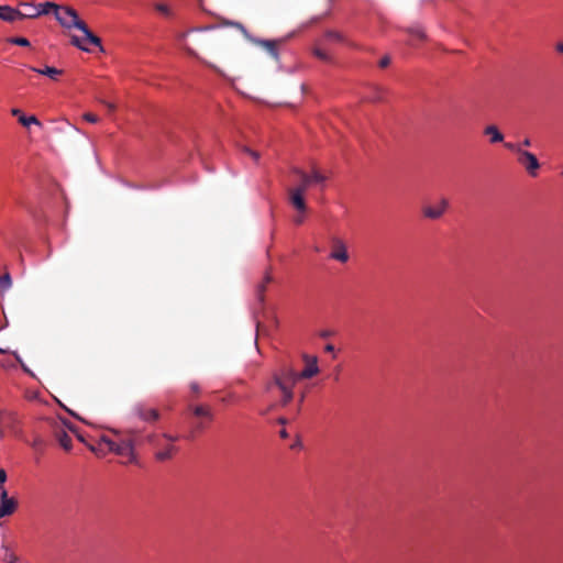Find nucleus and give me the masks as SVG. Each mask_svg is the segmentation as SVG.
Returning a JSON list of instances; mask_svg holds the SVG:
<instances>
[{"instance_id": "473e14b6", "label": "nucleus", "mask_w": 563, "mask_h": 563, "mask_svg": "<svg viewBox=\"0 0 563 563\" xmlns=\"http://www.w3.org/2000/svg\"><path fill=\"white\" fill-rule=\"evenodd\" d=\"M243 152H244L245 154H247V155H249V156H250V157H251L255 163H257V162H258V159H260V153H258V152L253 151V150H251V148H249V147H245V148L243 150Z\"/></svg>"}, {"instance_id": "ddd939ff", "label": "nucleus", "mask_w": 563, "mask_h": 563, "mask_svg": "<svg viewBox=\"0 0 563 563\" xmlns=\"http://www.w3.org/2000/svg\"><path fill=\"white\" fill-rule=\"evenodd\" d=\"M16 10L19 12V20L33 19L38 16L36 5L31 2H21Z\"/></svg>"}, {"instance_id": "aec40b11", "label": "nucleus", "mask_w": 563, "mask_h": 563, "mask_svg": "<svg viewBox=\"0 0 563 563\" xmlns=\"http://www.w3.org/2000/svg\"><path fill=\"white\" fill-rule=\"evenodd\" d=\"M272 280H273V277H272L271 273L266 272L263 282L257 285V287H256V296H257V299H258L260 302L264 301V298H265L264 294H265V290H266V286Z\"/></svg>"}, {"instance_id": "bf43d9fd", "label": "nucleus", "mask_w": 563, "mask_h": 563, "mask_svg": "<svg viewBox=\"0 0 563 563\" xmlns=\"http://www.w3.org/2000/svg\"><path fill=\"white\" fill-rule=\"evenodd\" d=\"M4 353H7V350H3L0 347V354H4Z\"/></svg>"}, {"instance_id": "412c9836", "label": "nucleus", "mask_w": 563, "mask_h": 563, "mask_svg": "<svg viewBox=\"0 0 563 563\" xmlns=\"http://www.w3.org/2000/svg\"><path fill=\"white\" fill-rule=\"evenodd\" d=\"M1 549L3 550V556L2 560L4 563H18L19 558L18 555L12 551L9 544L2 543Z\"/></svg>"}, {"instance_id": "9b49d317", "label": "nucleus", "mask_w": 563, "mask_h": 563, "mask_svg": "<svg viewBox=\"0 0 563 563\" xmlns=\"http://www.w3.org/2000/svg\"><path fill=\"white\" fill-rule=\"evenodd\" d=\"M11 114L15 117L21 125L30 128L31 125L42 126L41 121L35 115H26L21 109L12 108Z\"/></svg>"}, {"instance_id": "b1692460", "label": "nucleus", "mask_w": 563, "mask_h": 563, "mask_svg": "<svg viewBox=\"0 0 563 563\" xmlns=\"http://www.w3.org/2000/svg\"><path fill=\"white\" fill-rule=\"evenodd\" d=\"M12 287V278L9 272L0 274V294H4Z\"/></svg>"}, {"instance_id": "5fc2aeb1", "label": "nucleus", "mask_w": 563, "mask_h": 563, "mask_svg": "<svg viewBox=\"0 0 563 563\" xmlns=\"http://www.w3.org/2000/svg\"><path fill=\"white\" fill-rule=\"evenodd\" d=\"M154 440H155V434L147 435V441L148 442H154Z\"/></svg>"}, {"instance_id": "09e8293b", "label": "nucleus", "mask_w": 563, "mask_h": 563, "mask_svg": "<svg viewBox=\"0 0 563 563\" xmlns=\"http://www.w3.org/2000/svg\"><path fill=\"white\" fill-rule=\"evenodd\" d=\"M275 386L274 384V379L272 382H268L266 385H265V390L266 391H269L272 389V387Z\"/></svg>"}, {"instance_id": "a878e982", "label": "nucleus", "mask_w": 563, "mask_h": 563, "mask_svg": "<svg viewBox=\"0 0 563 563\" xmlns=\"http://www.w3.org/2000/svg\"><path fill=\"white\" fill-rule=\"evenodd\" d=\"M424 37V32L421 29L417 27L410 32V44L415 45L416 42L423 41Z\"/></svg>"}, {"instance_id": "de8ad7c7", "label": "nucleus", "mask_w": 563, "mask_h": 563, "mask_svg": "<svg viewBox=\"0 0 563 563\" xmlns=\"http://www.w3.org/2000/svg\"><path fill=\"white\" fill-rule=\"evenodd\" d=\"M324 351L328 352V353H333L334 352V346L332 344H327L324 346Z\"/></svg>"}, {"instance_id": "c9c22d12", "label": "nucleus", "mask_w": 563, "mask_h": 563, "mask_svg": "<svg viewBox=\"0 0 563 563\" xmlns=\"http://www.w3.org/2000/svg\"><path fill=\"white\" fill-rule=\"evenodd\" d=\"M5 481H7V473L3 468H0V490L2 488H4L3 484L5 483Z\"/></svg>"}, {"instance_id": "dca6fc26", "label": "nucleus", "mask_w": 563, "mask_h": 563, "mask_svg": "<svg viewBox=\"0 0 563 563\" xmlns=\"http://www.w3.org/2000/svg\"><path fill=\"white\" fill-rule=\"evenodd\" d=\"M190 409L196 417L205 418L208 421L213 420V412H212L211 408L207 405L191 406Z\"/></svg>"}, {"instance_id": "7ed1b4c3", "label": "nucleus", "mask_w": 563, "mask_h": 563, "mask_svg": "<svg viewBox=\"0 0 563 563\" xmlns=\"http://www.w3.org/2000/svg\"><path fill=\"white\" fill-rule=\"evenodd\" d=\"M274 384L279 390H294L296 384L302 379L291 366L283 365L273 374Z\"/></svg>"}, {"instance_id": "f704fd0d", "label": "nucleus", "mask_w": 563, "mask_h": 563, "mask_svg": "<svg viewBox=\"0 0 563 563\" xmlns=\"http://www.w3.org/2000/svg\"><path fill=\"white\" fill-rule=\"evenodd\" d=\"M43 445H44V441H43V439H41V438H35V439H34V441L32 442V446H33L34 449H36V450L42 449V448H43Z\"/></svg>"}, {"instance_id": "9d476101", "label": "nucleus", "mask_w": 563, "mask_h": 563, "mask_svg": "<svg viewBox=\"0 0 563 563\" xmlns=\"http://www.w3.org/2000/svg\"><path fill=\"white\" fill-rule=\"evenodd\" d=\"M518 162L521 165H523L527 172L532 176L537 174V170L540 167L539 161L536 157V155L528 151H523L521 155L518 156Z\"/></svg>"}, {"instance_id": "1a4fd4ad", "label": "nucleus", "mask_w": 563, "mask_h": 563, "mask_svg": "<svg viewBox=\"0 0 563 563\" xmlns=\"http://www.w3.org/2000/svg\"><path fill=\"white\" fill-rule=\"evenodd\" d=\"M133 413L143 421H156L159 418V412L154 408H148L144 404H136L133 407Z\"/></svg>"}, {"instance_id": "a19ab883", "label": "nucleus", "mask_w": 563, "mask_h": 563, "mask_svg": "<svg viewBox=\"0 0 563 563\" xmlns=\"http://www.w3.org/2000/svg\"><path fill=\"white\" fill-rule=\"evenodd\" d=\"M332 246H340V247H343V246H346V243L342 240H340L339 238H335L333 240V244Z\"/></svg>"}, {"instance_id": "423d86ee", "label": "nucleus", "mask_w": 563, "mask_h": 563, "mask_svg": "<svg viewBox=\"0 0 563 563\" xmlns=\"http://www.w3.org/2000/svg\"><path fill=\"white\" fill-rule=\"evenodd\" d=\"M290 177L292 185L288 189H299L301 195H306L307 190L313 187L307 172L294 168Z\"/></svg>"}, {"instance_id": "e433bc0d", "label": "nucleus", "mask_w": 563, "mask_h": 563, "mask_svg": "<svg viewBox=\"0 0 563 563\" xmlns=\"http://www.w3.org/2000/svg\"><path fill=\"white\" fill-rule=\"evenodd\" d=\"M101 443H104V444L108 446V449L110 450V443H117V441H113V440H111L110 438H108V437H106V435H102V437L100 438V444H101Z\"/></svg>"}, {"instance_id": "37998d69", "label": "nucleus", "mask_w": 563, "mask_h": 563, "mask_svg": "<svg viewBox=\"0 0 563 563\" xmlns=\"http://www.w3.org/2000/svg\"><path fill=\"white\" fill-rule=\"evenodd\" d=\"M190 389L196 393V394H199L200 389H199V385L197 383H191L190 384Z\"/></svg>"}, {"instance_id": "20e7f679", "label": "nucleus", "mask_w": 563, "mask_h": 563, "mask_svg": "<svg viewBox=\"0 0 563 563\" xmlns=\"http://www.w3.org/2000/svg\"><path fill=\"white\" fill-rule=\"evenodd\" d=\"M274 384L279 390H294L296 384L302 379L291 366L283 365L273 374Z\"/></svg>"}, {"instance_id": "49530a36", "label": "nucleus", "mask_w": 563, "mask_h": 563, "mask_svg": "<svg viewBox=\"0 0 563 563\" xmlns=\"http://www.w3.org/2000/svg\"><path fill=\"white\" fill-rule=\"evenodd\" d=\"M16 360L18 362L21 364L22 368L26 372V373H30L31 374V371L24 365V363L22 362V360L16 355Z\"/></svg>"}, {"instance_id": "c03bdc74", "label": "nucleus", "mask_w": 563, "mask_h": 563, "mask_svg": "<svg viewBox=\"0 0 563 563\" xmlns=\"http://www.w3.org/2000/svg\"><path fill=\"white\" fill-rule=\"evenodd\" d=\"M103 104L107 107V109L109 111H114L115 110V104L112 103V102H103Z\"/></svg>"}, {"instance_id": "4be33fe9", "label": "nucleus", "mask_w": 563, "mask_h": 563, "mask_svg": "<svg viewBox=\"0 0 563 563\" xmlns=\"http://www.w3.org/2000/svg\"><path fill=\"white\" fill-rule=\"evenodd\" d=\"M57 4L53 2H43L36 5V10L38 11V16L43 14L53 13L55 15Z\"/></svg>"}, {"instance_id": "2f4dec72", "label": "nucleus", "mask_w": 563, "mask_h": 563, "mask_svg": "<svg viewBox=\"0 0 563 563\" xmlns=\"http://www.w3.org/2000/svg\"><path fill=\"white\" fill-rule=\"evenodd\" d=\"M313 54L316 57H318L321 60L328 62L330 59L328 53L321 48H316L313 51Z\"/></svg>"}, {"instance_id": "4c0bfd02", "label": "nucleus", "mask_w": 563, "mask_h": 563, "mask_svg": "<svg viewBox=\"0 0 563 563\" xmlns=\"http://www.w3.org/2000/svg\"><path fill=\"white\" fill-rule=\"evenodd\" d=\"M390 63V58L388 56H384L380 60H379V66L382 68H385L389 65Z\"/></svg>"}, {"instance_id": "72a5a7b5", "label": "nucleus", "mask_w": 563, "mask_h": 563, "mask_svg": "<svg viewBox=\"0 0 563 563\" xmlns=\"http://www.w3.org/2000/svg\"><path fill=\"white\" fill-rule=\"evenodd\" d=\"M84 120L89 122V123H97L99 121V118L93 114V113H90V112H87L82 115Z\"/></svg>"}, {"instance_id": "bb28decb", "label": "nucleus", "mask_w": 563, "mask_h": 563, "mask_svg": "<svg viewBox=\"0 0 563 563\" xmlns=\"http://www.w3.org/2000/svg\"><path fill=\"white\" fill-rule=\"evenodd\" d=\"M262 45L271 53L275 58L278 57L277 43L275 41H262Z\"/></svg>"}, {"instance_id": "ea45409f", "label": "nucleus", "mask_w": 563, "mask_h": 563, "mask_svg": "<svg viewBox=\"0 0 563 563\" xmlns=\"http://www.w3.org/2000/svg\"><path fill=\"white\" fill-rule=\"evenodd\" d=\"M327 37L329 40H335V41H340L341 40L340 35L336 32H328L327 33Z\"/></svg>"}, {"instance_id": "393cba45", "label": "nucleus", "mask_w": 563, "mask_h": 563, "mask_svg": "<svg viewBox=\"0 0 563 563\" xmlns=\"http://www.w3.org/2000/svg\"><path fill=\"white\" fill-rule=\"evenodd\" d=\"M175 450H176L175 446L169 445L166 450L157 452L155 454V457L158 461L169 460L173 456V453H174Z\"/></svg>"}, {"instance_id": "f8f14e48", "label": "nucleus", "mask_w": 563, "mask_h": 563, "mask_svg": "<svg viewBox=\"0 0 563 563\" xmlns=\"http://www.w3.org/2000/svg\"><path fill=\"white\" fill-rule=\"evenodd\" d=\"M32 71L48 77L53 81H57L59 77L63 75V70L53 66H43V67H29Z\"/></svg>"}, {"instance_id": "79ce46f5", "label": "nucleus", "mask_w": 563, "mask_h": 563, "mask_svg": "<svg viewBox=\"0 0 563 563\" xmlns=\"http://www.w3.org/2000/svg\"><path fill=\"white\" fill-rule=\"evenodd\" d=\"M332 334H333V332H332L331 330H323V331H321V332H320V336H321L322 339H328V338H330Z\"/></svg>"}, {"instance_id": "13d9d810", "label": "nucleus", "mask_w": 563, "mask_h": 563, "mask_svg": "<svg viewBox=\"0 0 563 563\" xmlns=\"http://www.w3.org/2000/svg\"><path fill=\"white\" fill-rule=\"evenodd\" d=\"M90 450H91L92 452H98V449H97V448H95V446H90Z\"/></svg>"}, {"instance_id": "3c124183", "label": "nucleus", "mask_w": 563, "mask_h": 563, "mask_svg": "<svg viewBox=\"0 0 563 563\" xmlns=\"http://www.w3.org/2000/svg\"><path fill=\"white\" fill-rule=\"evenodd\" d=\"M556 51L561 54H563V42L558 43Z\"/></svg>"}, {"instance_id": "7c9ffc66", "label": "nucleus", "mask_w": 563, "mask_h": 563, "mask_svg": "<svg viewBox=\"0 0 563 563\" xmlns=\"http://www.w3.org/2000/svg\"><path fill=\"white\" fill-rule=\"evenodd\" d=\"M155 9L157 12H159L161 14H163L165 16H169L172 14V10L166 3H157L155 5Z\"/></svg>"}, {"instance_id": "2eb2a0df", "label": "nucleus", "mask_w": 563, "mask_h": 563, "mask_svg": "<svg viewBox=\"0 0 563 563\" xmlns=\"http://www.w3.org/2000/svg\"><path fill=\"white\" fill-rule=\"evenodd\" d=\"M55 438L64 450L69 451L71 449L73 440L63 428L55 430Z\"/></svg>"}, {"instance_id": "f257e3e1", "label": "nucleus", "mask_w": 563, "mask_h": 563, "mask_svg": "<svg viewBox=\"0 0 563 563\" xmlns=\"http://www.w3.org/2000/svg\"><path fill=\"white\" fill-rule=\"evenodd\" d=\"M54 16L64 29L76 30L80 33L70 34V42L74 46L84 52H91V46L99 47L102 51L101 40L88 29L76 10L67 5H58Z\"/></svg>"}, {"instance_id": "39448f33", "label": "nucleus", "mask_w": 563, "mask_h": 563, "mask_svg": "<svg viewBox=\"0 0 563 563\" xmlns=\"http://www.w3.org/2000/svg\"><path fill=\"white\" fill-rule=\"evenodd\" d=\"M136 431L130 430L125 438L120 439L117 443H110V451L117 455L128 459V463L136 462L134 453Z\"/></svg>"}, {"instance_id": "a18cd8bd", "label": "nucleus", "mask_w": 563, "mask_h": 563, "mask_svg": "<svg viewBox=\"0 0 563 563\" xmlns=\"http://www.w3.org/2000/svg\"><path fill=\"white\" fill-rule=\"evenodd\" d=\"M163 437L169 441H177L178 437L170 435L168 433H164Z\"/></svg>"}, {"instance_id": "0eeeda50", "label": "nucleus", "mask_w": 563, "mask_h": 563, "mask_svg": "<svg viewBox=\"0 0 563 563\" xmlns=\"http://www.w3.org/2000/svg\"><path fill=\"white\" fill-rule=\"evenodd\" d=\"M448 208L449 200L445 198H441L434 203L423 206L422 214L427 219L438 220L446 212Z\"/></svg>"}, {"instance_id": "c85d7f7f", "label": "nucleus", "mask_w": 563, "mask_h": 563, "mask_svg": "<svg viewBox=\"0 0 563 563\" xmlns=\"http://www.w3.org/2000/svg\"><path fill=\"white\" fill-rule=\"evenodd\" d=\"M505 147L508 148L509 151L518 154V156L521 155V153L525 151V150H522L521 144H519V143L506 142Z\"/></svg>"}, {"instance_id": "a211bd4d", "label": "nucleus", "mask_w": 563, "mask_h": 563, "mask_svg": "<svg viewBox=\"0 0 563 563\" xmlns=\"http://www.w3.org/2000/svg\"><path fill=\"white\" fill-rule=\"evenodd\" d=\"M484 134L489 136L490 143H499L504 141L503 133L497 129L496 125H488L484 129Z\"/></svg>"}, {"instance_id": "f03ea898", "label": "nucleus", "mask_w": 563, "mask_h": 563, "mask_svg": "<svg viewBox=\"0 0 563 563\" xmlns=\"http://www.w3.org/2000/svg\"><path fill=\"white\" fill-rule=\"evenodd\" d=\"M288 203L295 211L292 222L297 225L302 224L309 214V207L306 201V195H301L299 189H288Z\"/></svg>"}, {"instance_id": "603ef678", "label": "nucleus", "mask_w": 563, "mask_h": 563, "mask_svg": "<svg viewBox=\"0 0 563 563\" xmlns=\"http://www.w3.org/2000/svg\"><path fill=\"white\" fill-rule=\"evenodd\" d=\"M188 34V32L179 34L178 40L181 42L185 41Z\"/></svg>"}, {"instance_id": "4d7b16f0", "label": "nucleus", "mask_w": 563, "mask_h": 563, "mask_svg": "<svg viewBox=\"0 0 563 563\" xmlns=\"http://www.w3.org/2000/svg\"><path fill=\"white\" fill-rule=\"evenodd\" d=\"M278 422H279L280 424H285V423L287 422V420H286L285 418H279V419H278Z\"/></svg>"}, {"instance_id": "5701e85b", "label": "nucleus", "mask_w": 563, "mask_h": 563, "mask_svg": "<svg viewBox=\"0 0 563 563\" xmlns=\"http://www.w3.org/2000/svg\"><path fill=\"white\" fill-rule=\"evenodd\" d=\"M329 257L341 263H345L350 255L346 249H333V251L329 254Z\"/></svg>"}, {"instance_id": "864d4df0", "label": "nucleus", "mask_w": 563, "mask_h": 563, "mask_svg": "<svg viewBox=\"0 0 563 563\" xmlns=\"http://www.w3.org/2000/svg\"><path fill=\"white\" fill-rule=\"evenodd\" d=\"M279 435L284 439L288 438V433L285 429H283L280 432H279Z\"/></svg>"}, {"instance_id": "58836bf2", "label": "nucleus", "mask_w": 563, "mask_h": 563, "mask_svg": "<svg viewBox=\"0 0 563 563\" xmlns=\"http://www.w3.org/2000/svg\"><path fill=\"white\" fill-rule=\"evenodd\" d=\"M0 499H1V500H12L13 498H10V497L8 496V492H7V489H5V488H2V489L0 490Z\"/></svg>"}, {"instance_id": "8fccbe9b", "label": "nucleus", "mask_w": 563, "mask_h": 563, "mask_svg": "<svg viewBox=\"0 0 563 563\" xmlns=\"http://www.w3.org/2000/svg\"><path fill=\"white\" fill-rule=\"evenodd\" d=\"M520 144H521V147L530 146L531 145L530 139L526 137Z\"/></svg>"}, {"instance_id": "c756f323", "label": "nucleus", "mask_w": 563, "mask_h": 563, "mask_svg": "<svg viewBox=\"0 0 563 563\" xmlns=\"http://www.w3.org/2000/svg\"><path fill=\"white\" fill-rule=\"evenodd\" d=\"M280 391L283 394L280 405L287 406L294 398V390H280Z\"/></svg>"}, {"instance_id": "052dcab7", "label": "nucleus", "mask_w": 563, "mask_h": 563, "mask_svg": "<svg viewBox=\"0 0 563 563\" xmlns=\"http://www.w3.org/2000/svg\"><path fill=\"white\" fill-rule=\"evenodd\" d=\"M187 51H188V53H190L192 55L195 54L194 51H191L189 47H187Z\"/></svg>"}, {"instance_id": "6e6552de", "label": "nucleus", "mask_w": 563, "mask_h": 563, "mask_svg": "<svg viewBox=\"0 0 563 563\" xmlns=\"http://www.w3.org/2000/svg\"><path fill=\"white\" fill-rule=\"evenodd\" d=\"M303 361L306 363V366L301 372H298L299 376H301L302 379H310L319 374L320 369L318 366L317 356H310L305 354Z\"/></svg>"}, {"instance_id": "6e6d98bb", "label": "nucleus", "mask_w": 563, "mask_h": 563, "mask_svg": "<svg viewBox=\"0 0 563 563\" xmlns=\"http://www.w3.org/2000/svg\"><path fill=\"white\" fill-rule=\"evenodd\" d=\"M197 429H198V430H203V429H205V423H203V422H199V423L197 424Z\"/></svg>"}, {"instance_id": "4468645a", "label": "nucleus", "mask_w": 563, "mask_h": 563, "mask_svg": "<svg viewBox=\"0 0 563 563\" xmlns=\"http://www.w3.org/2000/svg\"><path fill=\"white\" fill-rule=\"evenodd\" d=\"M0 20L4 22L19 21V12L10 5H0Z\"/></svg>"}, {"instance_id": "f3484780", "label": "nucleus", "mask_w": 563, "mask_h": 563, "mask_svg": "<svg viewBox=\"0 0 563 563\" xmlns=\"http://www.w3.org/2000/svg\"><path fill=\"white\" fill-rule=\"evenodd\" d=\"M18 508V501L15 499L12 500H1L0 503V519L7 516H11Z\"/></svg>"}, {"instance_id": "cd10ccee", "label": "nucleus", "mask_w": 563, "mask_h": 563, "mask_svg": "<svg viewBox=\"0 0 563 563\" xmlns=\"http://www.w3.org/2000/svg\"><path fill=\"white\" fill-rule=\"evenodd\" d=\"M7 41H8V43L13 44V45H19V46H23V47L30 46V41L26 37L13 36V37H9Z\"/></svg>"}, {"instance_id": "6ab92c4d", "label": "nucleus", "mask_w": 563, "mask_h": 563, "mask_svg": "<svg viewBox=\"0 0 563 563\" xmlns=\"http://www.w3.org/2000/svg\"><path fill=\"white\" fill-rule=\"evenodd\" d=\"M309 178L311 180L312 186H318L321 188L324 187L325 181L328 180V176L318 169H312V172L309 173Z\"/></svg>"}]
</instances>
